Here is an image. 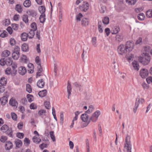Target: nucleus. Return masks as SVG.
Returning <instances> with one entry per match:
<instances>
[{"label": "nucleus", "mask_w": 152, "mask_h": 152, "mask_svg": "<svg viewBox=\"0 0 152 152\" xmlns=\"http://www.w3.org/2000/svg\"><path fill=\"white\" fill-rule=\"evenodd\" d=\"M134 69L137 71H138L139 69V65L138 62L136 61H134L132 63Z\"/></svg>", "instance_id": "nucleus-18"}, {"label": "nucleus", "mask_w": 152, "mask_h": 152, "mask_svg": "<svg viewBox=\"0 0 152 152\" xmlns=\"http://www.w3.org/2000/svg\"><path fill=\"white\" fill-rule=\"evenodd\" d=\"M67 91L68 93V98L69 99L70 97V95L72 92V86L71 84L69 83V81H68L67 86Z\"/></svg>", "instance_id": "nucleus-8"}, {"label": "nucleus", "mask_w": 152, "mask_h": 152, "mask_svg": "<svg viewBox=\"0 0 152 152\" xmlns=\"http://www.w3.org/2000/svg\"><path fill=\"white\" fill-rule=\"evenodd\" d=\"M33 96L31 95L28 94L27 95V98L29 102H31L33 101L32 98H33Z\"/></svg>", "instance_id": "nucleus-50"}, {"label": "nucleus", "mask_w": 152, "mask_h": 152, "mask_svg": "<svg viewBox=\"0 0 152 152\" xmlns=\"http://www.w3.org/2000/svg\"><path fill=\"white\" fill-rule=\"evenodd\" d=\"M35 30L30 29L29 33L28 34L29 38L31 39L34 37L35 34Z\"/></svg>", "instance_id": "nucleus-31"}, {"label": "nucleus", "mask_w": 152, "mask_h": 152, "mask_svg": "<svg viewBox=\"0 0 152 152\" xmlns=\"http://www.w3.org/2000/svg\"><path fill=\"white\" fill-rule=\"evenodd\" d=\"M145 17L144 14L142 13H141L138 14L137 15L138 19L140 20H144Z\"/></svg>", "instance_id": "nucleus-32"}, {"label": "nucleus", "mask_w": 152, "mask_h": 152, "mask_svg": "<svg viewBox=\"0 0 152 152\" xmlns=\"http://www.w3.org/2000/svg\"><path fill=\"white\" fill-rule=\"evenodd\" d=\"M35 61L37 65H40L41 64V60L39 56H37L35 59Z\"/></svg>", "instance_id": "nucleus-45"}, {"label": "nucleus", "mask_w": 152, "mask_h": 152, "mask_svg": "<svg viewBox=\"0 0 152 152\" xmlns=\"http://www.w3.org/2000/svg\"><path fill=\"white\" fill-rule=\"evenodd\" d=\"M128 52L131 51L133 48V44L130 41H127L125 45Z\"/></svg>", "instance_id": "nucleus-7"}, {"label": "nucleus", "mask_w": 152, "mask_h": 152, "mask_svg": "<svg viewBox=\"0 0 152 152\" xmlns=\"http://www.w3.org/2000/svg\"><path fill=\"white\" fill-rule=\"evenodd\" d=\"M101 24L102 22L101 21L98 22V28L99 32L100 33H102L103 31V30L102 28Z\"/></svg>", "instance_id": "nucleus-48"}, {"label": "nucleus", "mask_w": 152, "mask_h": 152, "mask_svg": "<svg viewBox=\"0 0 152 152\" xmlns=\"http://www.w3.org/2000/svg\"><path fill=\"white\" fill-rule=\"evenodd\" d=\"M59 19L60 22H61L62 20V12L61 10H59Z\"/></svg>", "instance_id": "nucleus-60"}, {"label": "nucleus", "mask_w": 152, "mask_h": 152, "mask_svg": "<svg viewBox=\"0 0 152 152\" xmlns=\"http://www.w3.org/2000/svg\"><path fill=\"white\" fill-rule=\"evenodd\" d=\"M5 148L6 150H9L13 147L12 143L10 141L6 142L5 145Z\"/></svg>", "instance_id": "nucleus-12"}, {"label": "nucleus", "mask_w": 152, "mask_h": 152, "mask_svg": "<svg viewBox=\"0 0 152 152\" xmlns=\"http://www.w3.org/2000/svg\"><path fill=\"white\" fill-rule=\"evenodd\" d=\"M39 12L41 14H45V7L44 6H40L39 7Z\"/></svg>", "instance_id": "nucleus-35"}, {"label": "nucleus", "mask_w": 152, "mask_h": 152, "mask_svg": "<svg viewBox=\"0 0 152 152\" xmlns=\"http://www.w3.org/2000/svg\"><path fill=\"white\" fill-rule=\"evenodd\" d=\"M73 85L76 88H78L79 90H81L82 86L80 84L78 83L77 82H75L73 83Z\"/></svg>", "instance_id": "nucleus-44"}, {"label": "nucleus", "mask_w": 152, "mask_h": 152, "mask_svg": "<svg viewBox=\"0 0 152 152\" xmlns=\"http://www.w3.org/2000/svg\"><path fill=\"white\" fill-rule=\"evenodd\" d=\"M3 25L6 26H8L10 23V20L9 19H6L3 21Z\"/></svg>", "instance_id": "nucleus-54"}, {"label": "nucleus", "mask_w": 152, "mask_h": 152, "mask_svg": "<svg viewBox=\"0 0 152 152\" xmlns=\"http://www.w3.org/2000/svg\"><path fill=\"white\" fill-rule=\"evenodd\" d=\"M120 31V28L118 26H115L113 28L112 34H116Z\"/></svg>", "instance_id": "nucleus-22"}, {"label": "nucleus", "mask_w": 152, "mask_h": 152, "mask_svg": "<svg viewBox=\"0 0 152 152\" xmlns=\"http://www.w3.org/2000/svg\"><path fill=\"white\" fill-rule=\"evenodd\" d=\"M28 37V34L26 33H22L21 35V39L23 41H25L27 39Z\"/></svg>", "instance_id": "nucleus-25"}, {"label": "nucleus", "mask_w": 152, "mask_h": 152, "mask_svg": "<svg viewBox=\"0 0 152 152\" xmlns=\"http://www.w3.org/2000/svg\"><path fill=\"white\" fill-rule=\"evenodd\" d=\"M16 41L14 38H11L10 40V43L12 46H13L15 45Z\"/></svg>", "instance_id": "nucleus-49"}, {"label": "nucleus", "mask_w": 152, "mask_h": 152, "mask_svg": "<svg viewBox=\"0 0 152 152\" xmlns=\"http://www.w3.org/2000/svg\"><path fill=\"white\" fill-rule=\"evenodd\" d=\"M146 15L147 17L148 18H152V10H149L146 11Z\"/></svg>", "instance_id": "nucleus-37"}, {"label": "nucleus", "mask_w": 152, "mask_h": 152, "mask_svg": "<svg viewBox=\"0 0 152 152\" xmlns=\"http://www.w3.org/2000/svg\"><path fill=\"white\" fill-rule=\"evenodd\" d=\"M11 116L12 119L14 121H16L17 117V115L14 113H11Z\"/></svg>", "instance_id": "nucleus-57"}, {"label": "nucleus", "mask_w": 152, "mask_h": 152, "mask_svg": "<svg viewBox=\"0 0 152 152\" xmlns=\"http://www.w3.org/2000/svg\"><path fill=\"white\" fill-rule=\"evenodd\" d=\"M118 53L120 55H123L126 53L127 51L126 47L123 45H119L118 48Z\"/></svg>", "instance_id": "nucleus-4"}, {"label": "nucleus", "mask_w": 152, "mask_h": 152, "mask_svg": "<svg viewBox=\"0 0 152 152\" xmlns=\"http://www.w3.org/2000/svg\"><path fill=\"white\" fill-rule=\"evenodd\" d=\"M89 20L88 18H83L81 22V25L83 26L86 27L89 24Z\"/></svg>", "instance_id": "nucleus-10"}, {"label": "nucleus", "mask_w": 152, "mask_h": 152, "mask_svg": "<svg viewBox=\"0 0 152 152\" xmlns=\"http://www.w3.org/2000/svg\"><path fill=\"white\" fill-rule=\"evenodd\" d=\"M0 64L2 66H4L6 65L5 58H1L0 60Z\"/></svg>", "instance_id": "nucleus-58"}, {"label": "nucleus", "mask_w": 152, "mask_h": 152, "mask_svg": "<svg viewBox=\"0 0 152 152\" xmlns=\"http://www.w3.org/2000/svg\"><path fill=\"white\" fill-rule=\"evenodd\" d=\"M26 91L29 93H31L32 92V88L31 86L29 84H26Z\"/></svg>", "instance_id": "nucleus-42"}, {"label": "nucleus", "mask_w": 152, "mask_h": 152, "mask_svg": "<svg viewBox=\"0 0 152 152\" xmlns=\"http://www.w3.org/2000/svg\"><path fill=\"white\" fill-rule=\"evenodd\" d=\"M27 14L33 17H35L37 15V12L36 11L33 10H28L27 12Z\"/></svg>", "instance_id": "nucleus-24"}, {"label": "nucleus", "mask_w": 152, "mask_h": 152, "mask_svg": "<svg viewBox=\"0 0 152 152\" xmlns=\"http://www.w3.org/2000/svg\"><path fill=\"white\" fill-rule=\"evenodd\" d=\"M148 74V71L145 69H142L140 71V75L142 78H145Z\"/></svg>", "instance_id": "nucleus-6"}, {"label": "nucleus", "mask_w": 152, "mask_h": 152, "mask_svg": "<svg viewBox=\"0 0 152 152\" xmlns=\"http://www.w3.org/2000/svg\"><path fill=\"white\" fill-rule=\"evenodd\" d=\"M37 86L39 88H43L45 85V82L42 79H40L37 81Z\"/></svg>", "instance_id": "nucleus-9"}, {"label": "nucleus", "mask_w": 152, "mask_h": 152, "mask_svg": "<svg viewBox=\"0 0 152 152\" xmlns=\"http://www.w3.org/2000/svg\"><path fill=\"white\" fill-rule=\"evenodd\" d=\"M9 129L8 126L6 124L3 125L0 129L3 132H7Z\"/></svg>", "instance_id": "nucleus-19"}, {"label": "nucleus", "mask_w": 152, "mask_h": 152, "mask_svg": "<svg viewBox=\"0 0 152 152\" xmlns=\"http://www.w3.org/2000/svg\"><path fill=\"white\" fill-rule=\"evenodd\" d=\"M123 38V35L121 34H120L116 36L115 40L117 42H120L122 41Z\"/></svg>", "instance_id": "nucleus-11"}, {"label": "nucleus", "mask_w": 152, "mask_h": 152, "mask_svg": "<svg viewBox=\"0 0 152 152\" xmlns=\"http://www.w3.org/2000/svg\"><path fill=\"white\" fill-rule=\"evenodd\" d=\"M23 20L26 23H28V16L27 15H23L22 16Z\"/></svg>", "instance_id": "nucleus-39"}, {"label": "nucleus", "mask_w": 152, "mask_h": 152, "mask_svg": "<svg viewBox=\"0 0 152 152\" xmlns=\"http://www.w3.org/2000/svg\"><path fill=\"white\" fill-rule=\"evenodd\" d=\"M44 104L45 108L48 109H49V107L50 106V102L47 101L45 102H44Z\"/></svg>", "instance_id": "nucleus-63"}, {"label": "nucleus", "mask_w": 152, "mask_h": 152, "mask_svg": "<svg viewBox=\"0 0 152 152\" xmlns=\"http://www.w3.org/2000/svg\"><path fill=\"white\" fill-rule=\"evenodd\" d=\"M15 9L19 13H21L23 11L22 8L20 4L16 5Z\"/></svg>", "instance_id": "nucleus-20"}, {"label": "nucleus", "mask_w": 152, "mask_h": 152, "mask_svg": "<svg viewBox=\"0 0 152 152\" xmlns=\"http://www.w3.org/2000/svg\"><path fill=\"white\" fill-rule=\"evenodd\" d=\"M50 137L53 142L56 141L55 137L54 135V132L53 131H51L49 133Z\"/></svg>", "instance_id": "nucleus-47"}, {"label": "nucleus", "mask_w": 152, "mask_h": 152, "mask_svg": "<svg viewBox=\"0 0 152 152\" xmlns=\"http://www.w3.org/2000/svg\"><path fill=\"white\" fill-rule=\"evenodd\" d=\"M12 26L13 29L15 30L16 31L18 30V28L19 25L18 24L13 23L12 24Z\"/></svg>", "instance_id": "nucleus-53"}, {"label": "nucleus", "mask_w": 152, "mask_h": 152, "mask_svg": "<svg viewBox=\"0 0 152 152\" xmlns=\"http://www.w3.org/2000/svg\"><path fill=\"white\" fill-rule=\"evenodd\" d=\"M12 58L15 60H16L18 59L20 56V53H18L15 52H13L12 54Z\"/></svg>", "instance_id": "nucleus-29"}, {"label": "nucleus", "mask_w": 152, "mask_h": 152, "mask_svg": "<svg viewBox=\"0 0 152 152\" xmlns=\"http://www.w3.org/2000/svg\"><path fill=\"white\" fill-rule=\"evenodd\" d=\"M10 104L12 106L17 107L18 105V103L17 101L14 99H11L10 101Z\"/></svg>", "instance_id": "nucleus-21"}, {"label": "nucleus", "mask_w": 152, "mask_h": 152, "mask_svg": "<svg viewBox=\"0 0 152 152\" xmlns=\"http://www.w3.org/2000/svg\"><path fill=\"white\" fill-rule=\"evenodd\" d=\"M31 27L33 30L36 31L37 29V24L35 23H32L31 25Z\"/></svg>", "instance_id": "nucleus-52"}, {"label": "nucleus", "mask_w": 152, "mask_h": 152, "mask_svg": "<svg viewBox=\"0 0 152 152\" xmlns=\"http://www.w3.org/2000/svg\"><path fill=\"white\" fill-rule=\"evenodd\" d=\"M26 72V68L23 66L20 67L19 68L18 72L22 75H24Z\"/></svg>", "instance_id": "nucleus-13"}, {"label": "nucleus", "mask_w": 152, "mask_h": 152, "mask_svg": "<svg viewBox=\"0 0 152 152\" xmlns=\"http://www.w3.org/2000/svg\"><path fill=\"white\" fill-rule=\"evenodd\" d=\"M60 123H63L64 121V114L63 112H61L60 113Z\"/></svg>", "instance_id": "nucleus-61"}, {"label": "nucleus", "mask_w": 152, "mask_h": 152, "mask_svg": "<svg viewBox=\"0 0 152 152\" xmlns=\"http://www.w3.org/2000/svg\"><path fill=\"white\" fill-rule=\"evenodd\" d=\"M109 18L107 17H104L102 20V22L104 24L107 25L109 23Z\"/></svg>", "instance_id": "nucleus-40"}, {"label": "nucleus", "mask_w": 152, "mask_h": 152, "mask_svg": "<svg viewBox=\"0 0 152 152\" xmlns=\"http://www.w3.org/2000/svg\"><path fill=\"white\" fill-rule=\"evenodd\" d=\"M14 142L16 147L19 148L22 145V143L21 140L19 139H16Z\"/></svg>", "instance_id": "nucleus-14"}, {"label": "nucleus", "mask_w": 152, "mask_h": 152, "mask_svg": "<svg viewBox=\"0 0 152 152\" xmlns=\"http://www.w3.org/2000/svg\"><path fill=\"white\" fill-rule=\"evenodd\" d=\"M5 61L6 62V65L7 66H10L12 64V58H5Z\"/></svg>", "instance_id": "nucleus-23"}, {"label": "nucleus", "mask_w": 152, "mask_h": 152, "mask_svg": "<svg viewBox=\"0 0 152 152\" xmlns=\"http://www.w3.org/2000/svg\"><path fill=\"white\" fill-rule=\"evenodd\" d=\"M147 54V53H145L144 57H140L139 58V61L144 65L148 64L150 61V57L146 56Z\"/></svg>", "instance_id": "nucleus-2"}, {"label": "nucleus", "mask_w": 152, "mask_h": 152, "mask_svg": "<svg viewBox=\"0 0 152 152\" xmlns=\"http://www.w3.org/2000/svg\"><path fill=\"white\" fill-rule=\"evenodd\" d=\"M10 53V52L7 50H4L2 53L3 56L6 57L9 56Z\"/></svg>", "instance_id": "nucleus-41"}, {"label": "nucleus", "mask_w": 152, "mask_h": 152, "mask_svg": "<svg viewBox=\"0 0 152 152\" xmlns=\"http://www.w3.org/2000/svg\"><path fill=\"white\" fill-rule=\"evenodd\" d=\"M135 101H137V102H138V103L139 104L140 103L142 104L144 102L145 100L143 99L137 97L136 98Z\"/></svg>", "instance_id": "nucleus-46"}, {"label": "nucleus", "mask_w": 152, "mask_h": 152, "mask_svg": "<svg viewBox=\"0 0 152 152\" xmlns=\"http://www.w3.org/2000/svg\"><path fill=\"white\" fill-rule=\"evenodd\" d=\"M146 81L149 84L151 83H152V77L150 76L148 77L146 79Z\"/></svg>", "instance_id": "nucleus-64"}, {"label": "nucleus", "mask_w": 152, "mask_h": 152, "mask_svg": "<svg viewBox=\"0 0 152 152\" xmlns=\"http://www.w3.org/2000/svg\"><path fill=\"white\" fill-rule=\"evenodd\" d=\"M45 14H41L39 17V19L40 22L41 23H43L45 22Z\"/></svg>", "instance_id": "nucleus-34"}, {"label": "nucleus", "mask_w": 152, "mask_h": 152, "mask_svg": "<svg viewBox=\"0 0 152 152\" xmlns=\"http://www.w3.org/2000/svg\"><path fill=\"white\" fill-rule=\"evenodd\" d=\"M137 0H126V2L129 5H134L136 2Z\"/></svg>", "instance_id": "nucleus-36"}, {"label": "nucleus", "mask_w": 152, "mask_h": 152, "mask_svg": "<svg viewBox=\"0 0 152 152\" xmlns=\"http://www.w3.org/2000/svg\"><path fill=\"white\" fill-rule=\"evenodd\" d=\"M24 134L23 133L18 132L17 133V137L20 139L23 138V137Z\"/></svg>", "instance_id": "nucleus-59"}, {"label": "nucleus", "mask_w": 152, "mask_h": 152, "mask_svg": "<svg viewBox=\"0 0 152 152\" xmlns=\"http://www.w3.org/2000/svg\"><path fill=\"white\" fill-rule=\"evenodd\" d=\"M139 104L138 103V102H136L135 103V105L133 109V111L134 113H135L137 110V108H138L139 106Z\"/></svg>", "instance_id": "nucleus-43"}, {"label": "nucleus", "mask_w": 152, "mask_h": 152, "mask_svg": "<svg viewBox=\"0 0 152 152\" xmlns=\"http://www.w3.org/2000/svg\"><path fill=\"white\" fill-rule=\"evenodd\" d=\"M100 114V112L99 110H97L95 112L90 118V121H91L93 122H95L97 120Z\"/></svg>", "instance_id": "nucleus-3"}, {"label": "nucleus", "mask_w": 152, "mask_h": 152, "mask_svg": "<svg viewBox=\"0 0 152 152\" xmlns=\"http://www.w3.org/2000/svg\"><path fill=\"white\" fill-rule=\"evenodd\" d=\"M88 118V115L86 114H83L81 116V119L84 122H87Z\"/></svg>", "instance_id": "nucleus-15"}, {"label": "nucleus", "mask_w": 152, "mask_h": 152, "mask_svg": "<svg viewBox=\"0 0 152 152\" xmlns=\"http://www.w3.org/2000/svg\"><path fill=\"white\" fill-rule=\"evenodd\" d=\"M130 137L127 134L125 139V143L124 144V147L127 149L128 152H131V143L130 140Z\"/></svg>", "instance_id": "nucleus-1"}, {"label": "nucleus", "mask_w": 152, "mask_h": 152, "mask_svg": "<svg viewBox=\"0 0 152 152\" xmlns=\"http://www.w3.org/2000/svg\"><path fill=\"white\" fill-rule=\"evenodd\" d=\"M20 51V48L18 46H15V48L13 51V52H15L16 53H20L19 51Z\"/></svg>", "instance_id": "nucleus-62"}, {"label": "nucleus", "mask_w": 152, "mask_h": 152, "mask_svg": "<svg viewBox=\"0 0 152 152\" xmlns=\"http://www.w3.org/2000/svg\"><path fill=\"white\" fill-rule=\"evenodd\" d=\"M22 50L24 52H27L29 50L27 44L24 43L23 44L21 48Z\"/></svg>", "instance_id": "nucleus-26"}, {"label": "nucleus", "mask_w": 152, "mask_h": 152, "mask_svg": "<svg viewBox=\"0 0 152 152\" xmlns=\"http://www.w3.org/2000/svg\"><path fill=\"white\" fill-rule=\"evenodd\" d=\"M47 91L46 90L40 91L38 93V94L40 97H43L47 95Z\"/></svg>", "instance_id": "nucleus-17"}, {"label": "nucleus", "mask_w": 152, "mask_h": 152, "mask_svg": "<svg viewBox=\"0 0 152 152\" xmlns=\"http://www.w3.org/2000/svg\"><path fill=\"white\" fill-rule=\"evenodd\" d=\"M7 83V80L4 77L1 78L0 80V84L3 86H5Z\"/></svg>", "instance_id": "nucleus-27"}, {"label": "nucleus", "mask_w": 152, "mask_h": 152, "mask_svg": "<svg viewBox=\"0 0 152 152\" xmlns=\"http://www.w3.org/2000/svg\"><path fill=\"white\" fill-rule=\"evenodd\" d=\"M37 107L36 105L34 103H32L30 105V108L31 109H35Z\"/></svg>", "instance_id": "nucleus-56"}, {"label": "nucleus", "mask_w": 152, "mask_h": 152, "mask_svg": "<svg viewBox=\"0 0 152 152\" xmlns=\"http://www.w3.org/2000/svg\"><path fill=\"white\" fill-rule=\"evenodd\" d=\"M89 7V5L88 3L84 1L82 5L80 6V9L81 11L85 12L88 9Z\"/></svg>", "instance_id": "nucleus-5"}, {"label": "nucleus", "mask_w": 152, "mask_h": 152, "mask_svg": "<svg viewBox=\"0 0 152 152\" xmlns=\"http://www.w3.org/2000/svg\"><path fill=\"white\" fill-rule=\"evenodd\" d=\"M96 41V37H94L92 38L91 40L93 46L94 47H96L97 46Z\"/></svg>", "instance_id": "nucleus-38"}, {"label": "nucleus", "mask_w": 152, "mask_h": 152, "mask_svg": "<svg viewBox=\"0 0 152 152\" xmlns=\"http://www.w3.org/2000/svg\"><path fill=\"white\" fill-rule=\"evenodd\" d=\"M7 35V33L5 31H4L3 33L0 34V37L2 38H4L6 37Z\"/></svg>", "instance_id": "nucleus-55"}, {"label": "nucleus", "mask_w": 152, "mask_h": 152, "mask_svg": "<svg viewBox=\"0 0 152 152\" xmlns=\"http://www.w3.org/2000/svg\"><path fill=\"white\" fill-rule=\"evenodd\" d=\"M23 4L25 7H28L31 6V1L30 0H26L23 2Z\"/></svg>", "instance_id": "nucleus-33"}, {"label": "nucleus", "mask_w": 152, "mask_h": 152, "mask_svg": "<svg viewBox=\"0 0 152 152\" xmlns=\"http://www.w3.org/2000/svg\"><path fill=\"white\" fill-rule=\"evenodd\" d=\"M28 66L29 69L28 70V72L30 73H32L34 72V65L31 63H29L28 65Z\"/></svg>", "instance_id": "nucleus-16"}, {"label": "nucleus", "mask_w": 152, "mask_h": 152, "mask_svg": "<svg viewBox=\"0 0 152 152\" xmlns=\"http://www.w3.org/2000/svg\"><path fill=\"white\" fill-rule=\"evenodd\" d=\"M1 104L2 105H4L7 103L8 99L5 96H3L1 99Z\"/></svg>", "instance_id": "nucleus-28"}, {"label": "nucleus", "mask_w": 152, "mask_h": 152, "mask_svg": "<svg viewBox=\"0 0 152 152\" xmlns=\"http://www.w3.org/2000/svg\"><path fill=\"white\" fill-rule=\"evenodd\" d=\"M7 134L10 137H13L12 135V131L11 128L10 129L7 131Z\"/></svg>", "instance_id": "nucleus-51"}, {"label": "nucleus", "mask_w": 152, "mask_h": 152, "mask_svg": "<svg viewBox=\"0 0 152 152\" xmlns=\"http://www.w3.org/2000/svg\"><path fill=\"white\" fill-rule=\"evenodd\" d=\"M32 140L33 142L36 144H39L41 141V139L38 138L36 136H34L33 137Z\"/></svg>", "instance_id": "nucleus-30"}]
</instances>
